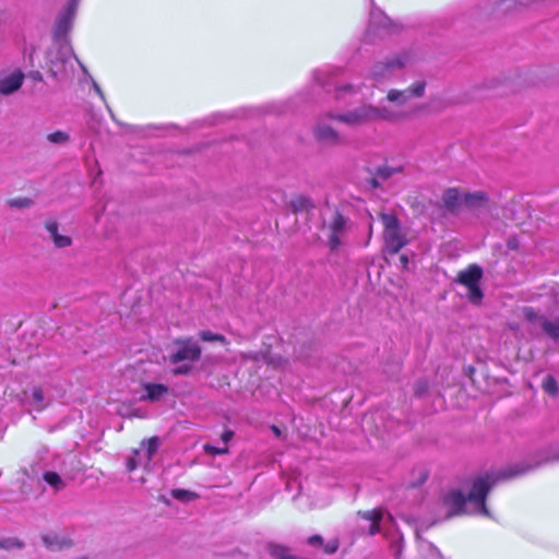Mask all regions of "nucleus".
I'll list each match as a JSON object with an SVG mask.
<instances>
[{
	"label": "nucleus",
	"instance_id": "nucleus-1",
	"mask_svg": "<svg viewBox=\"0 0 559 559\" xmlns=\"http://www.w3.org/2000/svg\"><path fill=\"white\" fill-rule=\"evenodd\" d=\"M557 462H559V442L551 444L543 457L535 463L516 462L498 471H487L472 477L468 481L467 495L460 489H451L443 495L442 507L447 510L444 519L450 520L463 515L492 519V514L486 506V500L497 484L520 478L544 464Z\"/></svg>",
	"mask_w": 559,
	"mask_h": 559
},
{
	"label": "nucleus",
	"instance_id": "nucleus-2",
	"mask_svg": "<svg viewBox=\"0 0 559 559\" xmlns=\"http://www.w3.org/2000/svg\"><path fill=\"white\" fill-rule=\"evenodd\" d=\"M330 117L350 128H359L379 121H397L402 115L386 107L362 104L343 114H331Z\"/></svg>",
	"mask_w": 559,
	"mask_h": 559
},
{
	"label": "nucleus",
	"instance_id": "nucleus-3",
	"mask_svg": "<svg viewBox=\"0 0 559 559\" xmlns=\"http://www.w3.org/2000/svg\"><path fill=\"white\" fill-rule=\"evenodd\" d=\"M415 60L414 49H404L384 61L377 62L370 70V79L374 83H383L395 76L396 72L413 63Z\"/></svg>",
	"mask_w": 559,
	"mask_h": 559
},
{
	"label": "nucleus",
	"instance_id": "nucleus-4",
	"mask_svg": "<svg viewBox=\"0 0 559 559\" xmlns=\"http://www.w3.org/2000/svg\"><path fill=\"white\" fill-rule=\"evenodd\" d=\"M343 73L341 68L321 69L314 72L313 90H323L326 93H334L336 99L344 98L347 94H356L358 86L353 84H342L338 76Z\"/></svg>",
	"mask_w": 559,
	"mask_h": 559
},
{
	"label": "nucleus",
	"instance_id": "nucleus-5",
	"mask_svg": "<svg viewBox=\"0 0 559 559\" xmlns=\"http://www.w3.org/2000/svg\"><path fill=\"white\" fill-rule=\"evenodd\" d=\"M380 221L384 227V249L389 254H396L408 242L405 228L400 219L391 213H381Z\"/></svg>",
	"mask_w": 559,
	"mask_h": 559
},
{
	"label": "nucleus",
	"instance_id": "nucleus-6",
	"mask_svg": "<svg viewBox=\"0 0 559 559\" xmlns=\"http://www.w3.org/2000/svg\"><path fill=\"white\" fill-rule=\"evenodd\" d=\"M80 1L69 0L56 17L52 37L61 46L69 44L68 34L72 29Z\"/></svg>",
	"mask_w": 559,
	"mask_h": 559
},
{
	"label": "nucleus",
	"instance_id": "nucleus-7",
	"mask_svg": "<svg viewBox=\"0 0 559 559\" xmlns=\"http://www.w3.org/2000/svg\"><path fill=\"white\" fill-rule=\"evenodd\" d=\"M483 269L477 264H471L467 269L461 271L455 280L456 283L466 286L467 297L474 305L480 304L484 298V293L480 287L483 278Z\"/></svg>",
	"mask_w": 559,
	"mask_h": 559
},
{
	"label": "nucleus",
	"instance_id": "nucleus-8",
	"mask_svg": "<svg viewBox=\"0 0 559 559\" xmlns=\"http://www.w3.org/2000/svg\"><path fill=\"white\" fill-rule=\"evenodd\" d=\"M176 349L169 356L173 365L189 361L197 362L201 358L202 349L199 343L192 337H179L174 341Z\"/></svg>",
	"mask_w": 559,
	"mask_h": 559
},
{
	"label": "nucleus",
	"instance_id": "nucleus-9",
	"mask_svg": "<svg viewBox=\"0 0 559 559\" xmlns=\"http://www.w3.org/2000/svg\"><path fill=\"white\" fill-rule=\"evenodd\" d=\"M352 227V222L341 212L335 211L329 223L330 235L328 238V247L331 252H335L343 245V238Z\"/></svg>",
	"mask_w": 559,
	"mask_h": 559
},
{
	"label": "nucleus",
	"instance_id": "nucleus-10",
	"mask_svg": "<svg viewBox=\"0 0 559 559\" xmlns=\"http://www.w3.org/2000/svg\"><path fill=\"white\" fill-rule=\"evenodd\" d=\"M331 114L332 112L321 115L317 118V121L312 129V134L318 143L328 146H336L342 144L343 139L340 135V133L334 128H332L328 122V119H332L330 117Z\"/></svg>",
	"mask_w": 559,
	"mask_h": 559
},
{
	"label": "nucleus",
	"instance_id": "nucleus-11",
	"mask_svg": "<svg viewBox=\"0 0 559 559\" xmlns=\"http://www.w3.org/2000/svg\"><path fill=\"white\" fill-rule=\"evenodd\" d=\"M426 82L417 81L406 90H391L386 95V99L399 106L404 105L412 97H421L425 93Z\"/></svg>",
	"mask_w": 559,
	"mask_h": 559
},
{
	"label": "nucleus",
	"instance_id": "nucleus-12",
	"mask_svg": "<svg viewBox=\"0 0 559 559\" xmlns=\"http://www.w3.org/2000/svg\"><path fill=\"white\" fill-rule=\"evenodd\" d=\"M358 515L362 519L370 522L369 525V535L374 536L381 532L380 523L385 519L388 521H393V518L390 513L383 511L382 509H374L371 511H359Z\"/></svg>",
	"mask_w": 559,
	"mask_h": 559
},
{
	"label": "nucleus",
	"instance_id": "nucleus-13",
	"mask_svg": "<svg viewBox=\"0 0 559 559\" xmlns=\"http://www.w3.org/2000/svg\"><path fill=\"white\" fill-rule=\"evenodd\" d=\"M41 542L50 551H60L73 546V540L69 536L59 534L57 532H48L43 534Z\"/></svg>",
	"mask_w": 559,
	"mask_h": 559
},
{
	"label": "nucleus",
	"instance_id": "nucleus-14",
	"mask_svg": "<svg viewBox=\"0 0 559 559\" xmlns=\"http://www.w3.org/2000/svg\"><path fill=\"white\" fill-rule=\"evenodd\" d=\"M526 318L530 321L537 320L544 332L554 341H559V318L549 320L544 316H537L532 309L526 312Z\"/></svg>",
	"mask_w": 559,
	"mask_h": 559
},
{
	"label": "nucleus",
	"instance_id": "nucleus-15",
	"mask_svg": "<svg viewBox=\"0 0 559 559\" xmlns=\"http://www.w3.org/2000/svg\"><path fill=\"white\" fill-rule=\"evenodd\" d=\"M24 75L21 71L11 73L0 80V93L10 95L16 92L23 84Z\"/></svg>",
	"mask_w": 559,
	"mask_h": 559
},
{
	"label": "nucleus",
	"instance_id": "nucleus-16",
	"mask_svg": "<svg viewBox=\"0 0 559 559\" xmlns=\"http://www.w3.org/2000/svg\"><path fill=\"white\" fill-rule=\"evenodd\" d=\"M442 202L447 211L454 213L463 204V197L461 195L459 189L449 188L444 190L442 194Z\"/></svg>",
	"mask_w": 559,
	"mask_h": 559
},
{
	"label": "nucleus",
	"instance_id": "nucleus-17",
	"mask_svg": "<svg viewBox=\"0 0 559 559\" xmlns=\"http://www.w3.org/2000/svg\"><path fill=\"white\" fill-rule=\"evenodd\" d=\"M145 395L143 400L150 402H158L168 392V386L162 383L147 382L143 384Z\"/></svg>",
	"mask_w": 559,
	"mask_h": 559
},
{
	"label": "nucleus",
	"instance_id": "nucleus-18",
	"mask_svg": "<svg viewBox=\"0 0 559 559\" xmlns=\"http://www.w3.org/2000/svg\"><path fill=\"white\" fill-rule=\"evenodd\" d=\"M392 26V21L385 13L379 8H372L370 12L369 19V29L371 28H382L390 29Z\"/></svg>",
	"mask_w": 559,
	"mask_h": 559
},
{
	"label": "nucleus",
	"instance_id": "nucleus-19",
	"mask_svg": "<svg viewBox=\"0 0 559 559\" xmlns=\"http://www.w3.org/2000/svg\"><path fill=\"white\" fill-rule=\"evenodd\" d=\"M403 171L402 166L392 167V166H380L377 168L374 177L371 179V185L374 188L380 187V181H385L389 178L393 177L395 174H400Z\"/></svg>",
	"mask_w": 559,
	"mask_h": 559
},
{
	"label": "nucleus",
	"instance_id": "nucleus-20",
	"mask_svg": "<svg viewBox=\"0 0 559 559\" xmlns=\"http://www.w3.org/2000/svg\"><path fill=\"white\" fill-rule=\"evenodd\" d=\"M160 444V440L158 437H152L148 440H143L141 445L144 448L142 450V455L145 457V464H151L154 455L156 454Z\"/></svg>",
	"mask_w": 559,
	"mask_h": 559
},
{
	"label": "nucleus",
	"instance_id": "nucleus-21",
	"mask_svg": "<svg viewBox=\"0 0 559 559\" xmlns=\"http://www.w3.org/2000/svg\"><path fill=\"white\" fill-rule=\"evenodd\" d=\"M27 402L36 412H41L47 406L43 390L40 388L33 389L31 396L27 399Z\"/></svg>",
	"mask_w": 559,
	"mask_h": 559
},
{
	"label": "nucleus",
	"instance_id": "nucleus-22",
	"mask_svg": "<svg viewBox=\"0 0 559 559\" xmlns=\"http://www.w3.org/2000/svg\"><path fill=\"white\" fill-rule=\"evenodd\" d=\"M150 464H145V457L142 455V450H134L132 455L127 459L126 467L128 472H133L138 467L147 468Z\"/></svg>",
	"mask_w": 559,
	"mask_h": 559
},
{
	"label": "nucleus",
	"instance_id": "nucleus-23",
	"mask_svg": "<svg viewBox=\"0 0 559 559\" xmlns=\"http://www.w3.org/2000/svg\"><path fill=\"white\" fill-rule=\"evenodd\" d=\"M487 202V195L484 192L466 193L463 197V204L467 207L481 206Z\"/></svg>",
	"mask_w": 559,
	"mask_h": 559
},
{
	"label": "nucleus",
	"instance_id": "nucleus-24",
	"mask_svg": "<svg viewBox=\"0 0 559 559\" xmlns=\"http://www.w3.org/2000/svg\"><path fill=\"white\" fill-rule=\"evenodd\" d=\"M43 479L52 487L56 491L62 490L66 487V481L60 475L52 471H47L43 474Z\"/></svg>",
	"mask_w": 559,
	"mask_h": 559
},
{
	"label": "nucleus",
	"instance_id": "nucleus-25",
	"mask_svg": "<svg viewBox=\"0 0 559 559\" xmlns=\"http://www.w3.org/2000/svg\"><path fill=\"white\" fill-rule=\"evenodd\" d=\"M239 115L237 111L235 112H216V114H213L212 116L205 118L202 123L203 124H206V126H213V124H217V123H221V122H224L226 120H229V119H234V118H237Z\"/></svg>",
	"mask_w": 559,
	"mask_h": 559
},
{
	"label": "nucleus",
	"instance_id": "nucleus-26",
	"mask_svg": "<svg viewBox=\"0 0 559 559\" xmlns=\"http://www.w3.org/2000/svg\"><path fill=\"white\" fill-rule=\"evenodd\" d=\"M290 206L295 213H298V212L307 211L310 207H313V203L310 198L299 195V197L295 198L294 200H292Z\"/></svg>",
	"mask_w": 559,
	"mask_h": 559
},
{
	"label": "nucleus",
	"instance_id": "nucleus-27",
	"mask_svg": "<svg viewBox=\"0 0 559 559\" xmlns=\"http://www.w3.org/2000/svg\"><path fill=\"white\" fill-rule=\"evenodd\" d=\"M542 388L550 396H556L559 391L557 380L552 374H547L544 378Z\"/></svg>",
	"mask_w": 559,
	"mask_h": 559
},
{
	"label": "nucleus",
	"instance_id": "nucleus-28",
	"mask_svg": "<svg viewBox=\"0 0 559 559\" xmlns=\"http://www.w3.org/2000/svg\"><path fill=\"white\" fill-rule=\"evenodd\" d=\"M25 547V543L16 537H0V549L11 550V549H23Z\"/></svg>",
	"mask_w": 559,
	"mask_h": 559
},
{
	"label": "nucleus",
	"instance_id": "nucleus-29",
	"mask_svg": "<svg viewBox=\"0 0 559 559\" xmlns=\"http://www.w3.org/2000/svg\"><path fill=\"white\" fill-rule=\"evenodd\" d=\"M199 337L203 342H219L222 344H226V337L222 334L213 333L212 331L203 330L200 331Z\"/></svg>",
	"mask_w": 559,
	"mask_h": 559
},
{
	"label": "nucleus",
	"instance_id": "nucleus-30",
	"mask_svg": "<svg viewBox=\"0 0 559 559\" xmlns=\"http://www.w3.org/2000/svg\"><path fill=\"white\" fill-rule=\"evenodd\" d=\"M171 497L176 500L188 502L193 500L197 497V495L190 490L178 488L171 490Z\"/></svg>",
	"mask_w": 559,
	"mask_h": 559
},
{
	"label": "nucleus",
	"instance_id": "nucleus-31",
	"mask_svg": "<svg viewBox=\"0 0 559 559\" xmlns=\"http://www.w3.org/2000/svg\"><path fill=\"white\" fill-rule=\"evenodd\" d=\"M69 139L70 135L64 131H56L47 135V140L53 144H64Z\"/></svg>",
	"mask_w": 559,
	"mask_h": 559
},
{
	"label": "nucleus",
	"instance_id": "nucleus-32",
	"mask_svg": "<svg viewBox=\"0 0 559 559\" xmlns=\"http://www.w3.org/2000/svg\"><path fill=\"white\" fill-rule=\"evenodd\" d=\"M10 207L26 209L34 204V201L29 198H15L8 201Z\"/></svg>",
	"mask_w": 559,
	"mask_h": 559
},
{
	"label": "nucleus",
	"instance_id": "nucleus-33",
	"mask_svg": "<svg viewBox=\"0 0 559 559\" xmlns=\"http://www.w3.org/2000/svg\"><path fill=\"white\" fill-rule=\"evenodd\" d=\"M203 450L206 454L209 455H212V456H216V455H223V454H226L228 453V447L225 445L223 448H219V447H215V445H212L210 443H206L203 445Z\"/></svg>",
	"mask_w": 559,
	"mask_h": 559
},
{
	"label": "nucleus",
	"instance_id": "nucleus-34",
	"mask_svg": "<svg viewBox=\"0 0 559 559\" xmlns=\"http://www.w3.org/2000/svg\"><path fill=\"white\" fill-rule=\"evenodd\" d=\"M289 103H274L265 107L266 112L270 114H284L288 110Z\"/></svg>",
	"mask_w": 559,
	"mask_h": 559
},
{
	"label": "nucleus",
	"instance_id": "nucleus-35",
	"mask_svg": "<svg viewBox=\"0 0 559 559\" xmlns=\"http://www.w3.org/2000/svg\"><path fill=\"white\" fill-rule=\"evenodd\" d=\"M428 381L426 379H419L414 385V393L416 396H423L428 391Z\"/></svg>",
	"mask_w": 559,
	"mask_h": 559
},
{
	"label": "nucleus",
	"instance_id": "nucleus-36",
	"mask_svg": "<svg viewBox=\"0 0 559 559\" xmlns=\"http://www.w3.org/2000/svg\"><path fill=\"white\" fill-rule=\"evenodd\" d=\"M52 241H53L55 246L58 248L69 247L72 242V240L69 236H64V235H60V234L56 235L52 238Z\"/></svg>",
	"mask_w": 559,
	"mask_h": 559
},
{
	"label": "nucleus",
	"instance_id": "nucleus-37",
	"mask_svg": "<svg viewBox=\"0 0 559 559\" xmlns=\"http://www.w3.org/2000/svg\"><path fill=\"white\" fill-rule=\"evenodd\" d=\"M323 551L326 555H332L338 549L340 543L337 539H331L326 544L322 545Z\"/></svg>",
	"mask_w": 559,
	"mask_h": 559
},
{
	"label": "nucleus",
	"instance_id": "nucleus-38",
	"mask_svg": "<svg viewBox=\"0 0 559 559\" xmlns=\"http://www.w3.org/2000/svg\"><path fill=\"white\" fill-rule=\"evenodd\" d=\"M192 370V366L189 365V364H183V365H180L178 367H176L174 370H173V373L175 376H187L191 372Z\"/></svg>",
	"mask_w": 559,
	"mask_h": 559
},
{
	"label": "nucleus",
	"instance_id": "nucleus-39",
	"mask_svg": "<svg viewBox=\"0 0 559 559\" xmlns=\"http://www.w3.org/2000/svg\"><path fill=\"white\" fill-rule=\"evenodd\" d=\"M46 229L49 233L51 239L58 235V223L56 221L46 222Z\"/></svg>",
	"mask_w": 559,
	"mask_h": 559
},
{
	"label": "nucleus",
	"instance_id": "nucleus-40",
	"mask_svg": "<svg viewBox=\"0 0 559 559\" xmlns=\"http://www.w3.org/2000/svg\"><path fill=\"white\" fill-rule=\"evenodd\" d=\"M308 544L310 546L317 547L323 545V538L321 535H312L308 538Z\"/></svg>",
	"mask_w": 559,
	"mask_h": 559
},
{
	"label": "nucleus",
	"instance_id": "nucleus-41",
	"mask_svg": "<svg viewBox=\"0 0 559 559\" xmlns=\"http://www.w3.org/2000/svg\"><path fill=\"white\" fill-rule=\"evenodd\" d=\"M92 85H93V90L96 92V94L100 97V99L106 104V98H105V94L104 92L102 91L100 86L97 84V82H95L94 80L92 81Z\"/></svg>",
	"mask_w": 559,
	"mask_h": 559
},
{
	"label": "nucleus",
	"instance_id": "nucleus-42",
	"mask_svg": "<svg viewBox=\"0 0 559 559\" xmlns=\"http://www.w3.org/2000/svg\"><path fill=\"white\" fill-rule=\"evenodd\" d=\"M234 432L231 430H225L222 435V441L225 445L233 439Z\"/></svg>",
	"mask_w": 559,
	"mask_h": 559
},
{
	"label": "nucleus",
	"instance_id": "nucleus-43",
	"mask_svg": "<svg viewBox=\"0 0 559 559\" xmlns=\"http://www.w3.org/2000/svg\"><path fill=\"white\" fill-rule=\"evenodd\" d=\"M400 262H401L402 266L406 269L409 263V259L406 254H402L400 257Z\"/></svg>",
	"mask_w": 559,
	"mask_h": 559
},
{
	"label": "nucleus",
	"instance_id": "nucleus-44",
	"mask_svg": "<svg viewBox=\"0 0 559 559\" xmlns=\"http://www.w3.org/2000/svg\"><path fill=\"white\" fill-rule=\"evenodd\" d=\"M516 247H518L516 239L510 238L508 240V248L511 250H514V249H516Z\"/></svg>",
	"mask_w": 559,
	"mask_h": 559
},
{
	"label": "nucleus",
	"instance_id": "nucleus-45",
	"mask_svg": "<svg viewBox=\"0 0 559 559\" xmlns=\"http://www.w3.org/2000/svg\"><path fill=\"white\" fill-rule=\"evenodd\" d=\"M106 108H107V110H108V112H109V115H110V118H111L116 123H118V124H122L121 122H119V121L116 119V116H115V114H114L112 109L109 107V105H108V104H106Z\"/></svg>",
	"mask_w": 559,
	"mask_h": 559
},
{
	"label": "nucleus",
	"instance_id": "nucleus-46",
	"mask_svg": "<svg viewBox=\"0 0 559 559\" xmlns=\"http://www.w3.org/2000/svg\"><path fill=\"white\" fill-rule=\"evenodd\" d=\"M429 546H430V549H431V551H432L433 554H436V555H437L438 557H440V558L442 557V555H441L440 550H439L435 545L430 544Z\"/></svg>",
	"mask_w": 559,
	"mask_h": 559
},
{
	"label": "nucleus",
	"instance_id": "nucleus-47",
	"mask_svg": "<svg viewBox=\"0 0 559 559\" xmlns=\"http://www.w3.org/2000/svg\"><path fill=\"white\" fill-rule=\"evenodd\" d=\"M32 76H33V79H34V80H36V81H41V79H43V78H41V74H40L38 71L34 72V73L32 74Z\"/></svg>",
	"mask_w": 559,
	"mask_h": 559
},
{
	"label": "nucleus",
	"instance_id": "nucleus-48",
	"mask_svg": "<svg viewBox=\"0 0 559 559\" xmlns=\"http://www.w3.org/2000/svg\"><path fill=\"white\" fill-rule=\"evenodd\" d=\"M272 430H273L274 435H276L277 437H280V436H281V430H280V428H278V427H276V426H272Z\"/></svg>",
	"mask_w": 559,
	"mask_h": 559
},
{
	"label": "nucleus",
	"instance_id": "nucleus-49",
	"mask_svg": "<svg viewBox=\"0 0 559 559\" xmlns=\"http://www.w3.org/2000/svg\"><path fill=\"white\" fill-rule=\"evenodd\" d=\"M514 1H512L513 3ZM502 4H506L507 7L506 8H510V4H511V0H503L502 1Z\"/></svg>",
	"mask_w": 559,
	"mask_h": 559
},
{
	"label": "nucleus",
	"instance_id": "nucleus-50",
	"mask_svg": "<svg viewBox=\"0 0 559 559\" xmlns=\"http://www.w3.org/2000/svg\"><path fill=\"white\" fill-rule=\"evenodd\" d=\"M69 52L73 56V58L80 63L79 59L76 58V55L72 51L71 47H68Z\"/></svg>",
	"mask_w": 559,
	"mask_h": 559
},
{
	"label": "nucleus",
	"instance_id": "nucleus-51",
	"mask_svg": "<svg viewBox=\"0 0 559 559\" xmlns=\"http://www.w3.org/2000/svg\"><path fill=\"white\" fill-rule=\"evenodd\" d=\"M396 547H397V549L395 550V557H397V556H399L400 550H401V545H400V543H397V542H396Z\"/></svg>",
	"mask_w": 559,
	"mask_h": 559
},
{
	"label": "nucleus",
	"instance_id": "nucleus-52",
	"mask_svg": "<svg viewBox=\"0 0 559 559\" xmlns=\"http://www.w3.org/2000/svg\"><path fill=\"white\" fill-rule=\"evenodd\" d=\"M307 102H313V103H317L318 100H317L314 97H312V96H311V97H309V98L307 99Z\"/></svg>",
	"mask_w": 559,
	"mask_h": 559
}]
</instances>
